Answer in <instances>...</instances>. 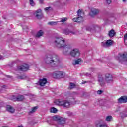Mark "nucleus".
Listing matches in <instances>:
<instances>
[{
    "label": "nucleus",
    "mask_w": 127,
    "mask_h": 127,
    "mask_svg": "<svg viewBox=\"0 0 127 127\" xmlns=\"http://www.w3.org/2000/svg\"><path fill=\"white\" fill-rule=\"evenodd\" d=\"M55 45L58 48H63V53L65 55H71L72 57H79L80 51L77 49H72V45L70 44L65 45V40L62 37H56L54 41Z\"/></svg>",
    "instance_id": "f257e3e1"
},
{
    "label": "nucleus",
    "mask_w": 127,
    "mask_h": 127,
    "mask_svg": "<svg viewBox=\"0 0 127 127\" xmlns=\"http://www.w3.org/2000/svg\"><path fill=\"white\" fill-rule=\"evenodd\" d=\"M44 61L46 64L51 65L52 66H56L60 63L59 57L56 55H47L46 56Z\"/></svg>",
    "instance_id": "f03ea898"
},
{
    "label": "nucleus",
    "mask_w": 127,
    "mask_h": 127,
    "mask_svg": "<svg viewBox=\"0 0 127 127\" xmlns=\"http://www.w3.org/2000/svg\"><path fill=\"white\" fill-rule=\"evenodd\" d=\"M113 80L114 78L113 77V75L110 73H107L105 74L104 80L103 77H100L99 78L98 81L100 86L103 87L105 83L107 84H112Z\"/></svg>",
    "instance_id": "7ed1b4c3"
},
{
    "label": "nucleus",
    "mask_w": 127,
    "mask_h": 127,
    "mask_svg": "<svg viewBox=\"0 0 127 127\" xmlns=\"http://www.w3.org/2000/svg\"><path fill=\"white\" fill-rule=\"evenodd\" d=\"M51 121L52 122H53V121L57 122V123H58L57 127H64V126H65V124H66V119L58 116H53Z\"/></svg>",
    "instance_id": "20e7f679"
},
{
    "label": "nucleus",
    "mask_w": 127,
    "mask_h": 127,
    "mask_svg": "<svg viewBox=\"0 0 127 127\" xmlns=\"http://www.w3.org/2000/svg\"><path fill=\"white\" fill-rule=\"evenodd\" d=\"M54 103L58 106H62L64 108H69L71 103L68 100H56Z\"/></svg>",
    "instance_id": "39448f33"
},
{
    "label": "nucleus",
    "mask_w": 127,
    "mask_h": 127,
    "mask_svg": "<svg viewBox=\"0 0 127 127\" xmlns=\"http://www.w3.org/2000/svg\"><path fill=\"white\" fill-rule=\"evenodd\" d=\"M62 33H64V34H65L66 35H69L70 34H72L73 35H76L77 34V31L72 30L68 28L63 29L62 30Z\"/></svg>",
    "instance_id": "423d86ee"
},
{
    "label": "nucleus",
    "mask_w": 127,
    "mask_h": 127,
    "mask_svg": "<svg viewBox=\"0 0 127 127\" xmlns=\"http://www.w3.org/2000/svg\"><path fill=\"white\" fill-rule=\"evenodd\" d=\"M53 77L55 79H61V78H64V73L62 71H55L53 73Z\"/></svg>",
    "instance_id": "0eeeda50"
},
{
    "label": "nucleus",
    "mask_w": 127,
    "mask_h": 127,
    "mask_svg": "<svg viewBox=\"0 0 127 127\" xmlns=\"http://www.w3.org/2000/svg\"><path fill=\"white\" fill-rule=\"evenodd\" d=\"M113 45V40H108L107 41H104L101 43V45L103 47H110Z\"/></svg>",
    "instance_id": "6e6552de"
},
{
    "label": "nucleus",
    "mask_w": 127,
    "mask_h": 127,
    "mask_svg": "<svg viewBox=\"0 0 127 127\" xmlns=\"http://www.w3.org/2000/svg\"><path fill=\"white\" fill-rule=\"evenodd\" d=\"M119 57L118 58V59L119 60L120 62H122V61H127V53H125L123 54H119Z\"/></svg>",
    "instance_id": "1a4fd4ad"
},
{
    "label": "nucleus",
    "mask_w": 127,
    "mask_h": 127,
    "mask_svg": "<svg viewBox=\"0 0 127 127\" xmlns=\"http://www.w3.org/2000/svg\"><path fill=\"white\" fill-rule=\"evenodd\" d=\"M29 69V65L25 64L22 65L18 67V70L19 71H27Z\"/></svg>",
    "instance_id": "9d476101"
},
{
    "label": "nucleus",
    "mask_w": 127,
    "mask_h": 127,
    "mask_svg": "<svg viewBox=\"0 0 127 127\" xmlns=\"http://www.w3.org/2000/svg\"><path fill=\"white\" fill-rule=\"evenodd\" d=\"M34 15L38 19H41L43 17V14L41 12V10H38L34 13Z\"/></svg>",
    "instance_id": "9b49d317"
},
{
    "label": "nucleus",
    "mask_w": 127,
    "mask_h": 127,
    "mask_svg": "<svg viewBox=\"0 0 127 127\" xmlns=\"http://www.w3.org/2000/svg\"><path fill=\"white\" fill-rule=\"evenodd\" d=\"M97 127H108V125H106V123L104 122L103 120H99L96 123Z\"/></svg>",
    "instance_id": "f8f14e48"
},
{
    "label": "nucleus",
    "mask_w": 127,
    "mask_h": 127,
    "mask_svg": "<svg viewBox=\"0 0 127 127\" xmlns=\"http://www.w3.org/2000/svg\"><path fill=\"white\" fill-rule=\"evenodd\" d=\"M118 102L120 104H124L125 103H127V96H121L120 98L118 99Z\"/></svg>",
    "instance_id": "ddd939ff"
},
{
    "label": "nucleus",
    "mask_w": 127,
    "mask_h": 127,
    "mask_svg": "<svg viewBox=\"0 0 127 127\" xmlns=\"http://www.w3.org/2000/svg\"><path fill=\"white\" fill-rule=\"evenodd\" d=\"M77 15L81 21H84V12L82 10L79 9L77 11Z\"/></svg>",
    "instance_id": "4468645a"
},
{
    "label": "nucleus",
    "mask_w": 127,
    "mask_h": 127,
    "mask_svg": "<svg viewBox=\"0 0 127 127\" xmlns=\"http://www.w3.org/2000/svg\"><path fill=\"white\" fill-rule=\"evenodd\" d=\"M38 83L40 86H45L46 83H47V79H46V78L40 79Z\"/></svg>",
    "instance_id": "2eb2a0df"
},
{
    "label": "nucleus",
    "mask_w": 127,
    "mask_h": 127,
    "mask_svg": "<svg viewBox=\"0 0 127 127\" xmlns=\"http://www.w3.org/2000/svg\"><path fill=\"white\" fill-rule=\"evenodd\" d=\"M91 12L92 13L91 16H93V15H97L100 13V10L96 8H92L91 9Z\"/></svg>",
    "instance_id": "dca6fc26"
},
{
    "label": "nucleus",
    "mask_w": 127,
    "mask_h": 127,
    "mask_svg": "<svg viewBox=\"0 0 127 127\" xmlns=\"http://www.w3.org/2000/svg\"><path fill=\"white\" fill-rule=\"evenodd\" d=\"M6 110L8 111V112L11 113V114H13L15 111L14 108H13V107H11L10 105H7L6 106Z\"/></svg>",
    "instance_id": "f3484780"
},
{
    "label": "nucleus",
    "mask_w": 127,
    "mask_h": 127,
    "mask_svg": "<svg viewBox=\"0 0 127 127\" xmlns=\"http://www.w3.org/2000/svg\"><path fill=\"white\" fill-rule=\"evenodd\" d=\"M108 35L109 37H114L115 35H116V33L115 32V30L114 29H112L109 32Z\"/></svg>",
    "instance_id": "a211bd4d"
},
{
    "label": "nucleus",
    "mask_w": 127,
    "mask_h": 127,
    "mask_svg": "<svg viewBox=\"0 0 127 127\" xmlns=\"http://www.w3.org/2000/svg\"><path fill=\"white\" fill-rule=\"evenodd\" d=\"M80 62H81V59H79L75 60V61H73L72 64L73 66H76V65H79V64H80Z\"/></svg>",
    "instance_id": "6ab92c4d"
},
{
    "label": "nucleus",
    "mask_w": 127,
    "mask_h": 127,
    "mask_svg": "<svg viewBox=\"0 0 127 127\" xmlns=\"http://www.w3.org/2000/svg\"><path fill=\"white\" fill-rule=\"evenodd\" d=\"M59 23V21H56V22L51 21V22H49L48 23V24L49 25L53 26V25H56L58 24Z\"/></svg>",
    "instance_id": "aec40b11"
},
{
    "label": "nucleus",
    "mask_w": 127,
    "mask_h": 127,
    "mask_svg": "<svg viewBox=\"0 0 127 127\" xmlns=\"http://www.w3.org/2000/svg\"><path fill=\"white\" fill-rule=\"evenodd\" d=\"M24 99V96L23 95H19L17 97V101H23V99Z\"/></svg>",
    "instance_id": "412c9836"
},
{
    "label": "nucleus",
    "mask_w": 127,
    "mask_h": 127,
    "mask_svg": "<svg viewBox=\"0 0 127 127\" xmlns=\"http://www.w3.org/2000/svg\"><path fill=\"white\" fill-rule=\"evenodd\" d=\"M99 29V27H97V26H93L91 27L90 31H93L94 32H96L97 30Z\"/></svg>",
    "instance_id": "4be33fe9"
},
{
    "label": "nucleus",
    "mask_w": 127,
    "mask_h": 127,
    "mask_svg": "<svg viewBox=\"0 0 127 127\" xmlns=\"http://www.w3.org/2000/svg\"><path fill=\"white\" fill-rule=\"evenodd\" d=\"M42 35H43V31L41 30L37 33L36 36V37H40V36H42Z\"/></svg>",
    "instance_id": "5701e85b"
},
{
    "label": "nucleus",
    "mask_w": 127,
    "mask_h": 127,
    "mask_svg": "<svg viewBox=\"0 0 127 127\" xmlns=\"http://www.w3.org/2000/svg\"><path fill=\"white\" fill-rule=\"evenodd\" d=\"M73 21L74 22H83V21H81V19H80L79 17L73 18Z\"/></svg>",
    "instance_id": "b1692460"
},
{
    "label": "nucleus",
    "mask_w": 127,
    "mask_h": 127,
    "mask_svg": "<svg viewBox=\"0 0 127 127\" xmlns=\"http://www.w3.org/2000/svg\"><path fill=\"white\" fill-rule=\"evenodd\" d=\"M76 85L73 83H70V85L68 87V89L69 90H72V89H74V88H75Z\"/></svg>",
    "instance_id": "393cba45"
},
{
    "label": "nucleus",
    "mask_w": 127,
    "mask_h": 127,
    "mask_svg": "<svg viewBox=\"0 0 127 127\" xmlns=\"http://www.w3.org/2000/svg\"><path fill=\"white\" fill-rule=\"evenodd\" d=\"M121 117L122 118H126L127 117V112H123L121 113Z\"/></svg>",
    "instance_id": "a878e982"
},
{
    "label": "nucleus",
    "mask_w": 127,
    "mask_h": 127,
    "mask_svg": "<svg viewBox=\"0 0 127 127\" xmlns=\"http://www.w3.org/2000/svg\"><path fill=\"white\" fill-rule=\"evenodd\" d=\"M50 112L51 113H54L55 114L57 113V109H56L55 107H52L50 109Z\"/></svg>",
    "instance_id": "bb28decb"
},
{
    "label": "nucleus",
    "mask_w": 127,
    "mask_h": 127,
    "mask_svg": "<svg viewBox=\"0 0 127 127\" xmlns=\"http://www.w3.org/2000/svg\"><path fill=\"white\" fill-rule=\"evenodd\" d=\"M38 107L37 106L33 107V108H32L31 111L29 112V114H33V113H35V111H36Z\"/></svg>",
    "instance_id": "cd10ccee"
},
{
    "label": "nucleus",
    "mask_w": 127,
    "mask_h": 127,
    "mask_svg": "<svg viewBox=\"0 0 127 127\" xmlns=\"http://www.w3.org/2000/svg\"><path fill=\"white\" fill-rule=\"evenodd\" d=\"M67 20H68V18L67 17H64L62 18L59 22H65Z\"/></svg>",
    "instance_id": "c85d7f7f"
},
{
    "label": "nucleus",
    "mask_w": 127,
    "mask_h": 127,
    "mask_svg": "<svg viewBox=\"0 0 127 127\" xmlns=\"http://www.w3.org/2000/svg\"><path fill=\"white\" fill-rule=\"evenodd\" d=\"M112 119H113V117L111 116H108L105 120L107 121V122H111L112 121Z\"/></svg>",
    "instance_id": "c756f323"
},
{
    "label": "nucleus",
    "mask_w": 127,
    "mask_h": 127,
    "mask_svg": "<svg viewBox=\"0 0 127 127\" xmlns=\"http://www.w3.org/2000/svg\"><path fill=\"white\" fill-rule=\"evenodd\" d=\"M11 100H12V101H17V97L14 96V95H12L11 97H10Z\"/></svg>",
    "instance_id": "7c9ffc66"
},
{
    "label": "nucleus",
    "mask_w": 127,
    "mask_h": 127,
    "mask_svg": "<svg viewBox=\"0 0 127 127\" xmlns=\"http://www.w3.org/2000/svg\"><path fill=\"white\" fill-rule=\"evenodd\" d=\"M29 1L30 5H31L32 6L35 5V3H34L33 0H29Z\"/></svg>",
    "instance_id": "2f4dec72"
},
{
    "label": "nucleus",
    "mask_w": 127,
    "mask_h": 127,
    "mask_svg": "<svg viewBox=\"0 0 127 127\" xmlns=\"http://www.w3.org/2000/svg\"><path fill=\"white\" fill-rule=\"evenodd\" d=\"M108 4H111L112 3V0H105Z\"/></svg>",
    "instance_id": "473e14b6"
},
{
    "label": "nucleus",
    "mask_w": 127,
    "mask_h": 127,
    "mask_svg": "<svg viewBox=\"0 0 127 127\" xmlns=\"http://www.w3.org/2000/svg\"><path fill=\"white\" fill-rule=\"evenodd\" d=\"M126 40H127V33H126V34L124 35V41L125 42Z\"/></svg>",
    "instance_id": "72a5a7b5"
},
{
    "label": "nucleus",
    "mask_w": 127,
    "mask_h": 127,
    "mask_svg": "<svg viewBox=\"0 0 127 127\" xmlns=\"http://www.w3.org/2000/svg\"><path fill=\"white\" fill-rule=\"evenodd\" d=\"M50 8V7L45 8L44 10H45V11H49Z\"/></svg>",
    "instance_id": "f704fd0d"
},
{
    "label": "nucleus",
    "mask_w": 127,
    "mask_h": 127,
    "mask_svg": "<svg viewBox=\"0 0 127 127\" xmlns=\"http://www.w3.org/2000/svg\"><path fill=\"white\" fill-rule=\"evenodd\" d=\"M102 93H103V91H102V90H98L97 91V94H98V95H101V94H102Z\"/></svg>",
    "instance_id": "c9c22d12"
},
{
    "label": "nucleus",
    "mask_w": 127,
    "mask_h": 127,
    "mask_svg": "<svg viewBox=\"0 0 127 127\" xmlns=\"http://www.w3.org/2000/svg\"><path fill=\"white\" fill-rule=\"evenodd\" d=\"M18 79H20L21 80H23V79H24V76H21L18 77Z\"/></svg>",
    "instance_id": "e433bc0d"
},
{
    "label": "nucleus",
    "mask_w": 127,
    "mask_h": 127,
    "mask_svg": "<svg viewBox=\"0 0 127 127\" xmlns=\"http://www.w3.org/2000/svg\"><path fill=\"white\" fill-rule=\"evenodd\" d=\"M85 75V76H88L89 77L91 76V74H90L89 73H86Z\"/></svg>",
    "instance_id": "4c0bfd02"
},
{
    "label": "nucleus",
    "mask_w": 127,
    "mask_h": 127,
    "mask_svg": "<svg viewBox=\"0 0 127 127\" xmlns=\"http://www.w3.org/2000/svg\"><path fill=\"white\" fill-rule=\"evenodd\" d=\"M86 83H87V81H82V84H86Z\"/></svg>",
    "instance_id": "58836bf2"
},
{
    "label": "nucleus",
    "mask_w": 127,
    "mask_h": 127,
    "mask_svg": "<svg viewBox=\"0 0 127 127\" xmlns=\"http://www.w3.org/2000/svg\"><path fill=\"white\" fill-rule=\"evenodd\" d=\"M42 1H43V0H40V2L41 3H42Z\"/></svg>",
    "instance_id": "ea45409f"
},
{
    "label": "nucleus",
    "mask_w": 127,
    "mask_h": 127,
    "mask_svg": "<svg viewBox=\"0 0 127 127\" xmlns=\"http://www.w3.org/2000/svg\"><path fill=\"white\" fill-rule=\"evenodd\" d=\"M127 0H122V1H123V2H126V1Z\"/></svg>",
    "instance_id": "a19ab883"
},
{
    "label": "nucleus",
    "mask_w": 127,
    "mask_h": 127,
    "mask_svg": "<svg viewBox=\"0 0 127 127\" xmlns=\"http://www.w3.org/2000/svg\"><path fill=\"white\" fill-rule=\"evenodd\" d=\"M0 59H2V57L1 55H0Z\"/></svg>",
    "instance_id": "79ce46f5"
},
{
    "label": "nucleus",
    "mask_w": 127,
    "mask_h": 127,
    "mask_svg": "<svg viewBox=\"0 0 127 127\" xmlns=\"http://www.w3.org/2000/svg\"><path fill=\"white\" fill-rule=\"evenodd\" d=\"M18 127H24L22 126V125H20V126H18Z\"/></svg>",
    "instance_id": "37998d69"
},
{
    "label": "nucleus",
    "mask_w": 127,
    "mask_h": 127,
    "mask_svg": "<svg viewBox=\"0 0 127 127\" xmlns=\"http://www.w3.org/2000/svg\"><path fill=\"white\" fill-rule=\"evenodd\" d=\"M126 25H127V24H126Z\"/></svg>",
    "instance_id": "c03bdc74"
}]
</instances>
